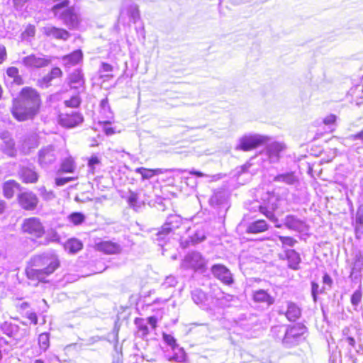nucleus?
Wrapping results in <instances>:
<instances>
[{
  "instance_id": "f257e3e1",
  "label": "nucleus",
  "mask_w": 363,
  "mask_h": 363,
  "mask_svg": "<svg viewBox=\"0 0 363 363\" xmlns=\"http://www.w3.org/2000/svg\"><path fill=\"white\" fill-rule=\"evenodd\" d=\"M41 106L39 93L30 86L23 87L18 96L12 100L11 113L18 121L32 120L38 113Z\"/></svg>"
},
{
  "instance_id": "f03ea898",
  "label": "nucleus",
  "mask_w": 363,
  "mask_h": 363,
  "mask_svg": "<svg viewBox=\"0 0 363 363\" xmlns=\"http://www.w3.org/2000/svg\"><path fill=\"white\" fill-rule=\"evenodd\" d=\"M59 266L60 261L54 253L45 252L32 257L30 266L27 269L26 273L28 278L43 281Z\"/></svg>"
},
{
  "instance_id": "7ed1b4c3",
  "label": "nucleus",
  "mask_w": 363,
  "mask_h": 363,
  "mask_svg": "<svg viewBox=\"0 0 363 363\" xmlns=\"http://www.w3.org/2000/svg\"><path fill=\"white\" fill-rule=\"evenodd\" d=\"M183 224V218L178 214L169 215L164 223L155 235V240L157 241L160 245L162 246L167 240H169L172 234L179 228Z\"/></svg>"
},
{
  "instance_id": "20e7f679",
  "label": "nucleus",
  "mask_w": 363,
  "mask_h": 363,
  "mask_svg": "<svg viewBox=\"0 0 363 363\" xmlns=\"http://www.w3.org/2000/svg\"><path fill=\"white\" fill-rule=\"evenodd\" d=\"M69 4V0L56 4L52 7V11L55 16L62 20L69 28H74L79 24V16L73 8H68Z\"/></svg>"
},
{
  "instance_id": "39448f33",
  "label": "nucleus",
  "mask_w": 363,
  "mask_h": 363,
  "mask_svg": "<svg viewBox=\"0 0 363 363\" xmlns=\"http://www.w3.org/2000/svg\"><path fill=\"white\" fill-rule=\"evenodd\" d=\"M306 331V327L301 323L289 327L284 332V336L282 338L283 345L286 347L297 345L304 339L303 335Z\"/></svg>"
},
{
  "instance_id": "423d86ee",
  "label": "nucleus",
  "mask_w": 363,
  "mask_h": 363,
  "mask_svg": "<svg viewBox=\"0 0 363 363\" xmlns=\"http://www.w3.org/2000/svg\"><path fill=\"white\" fill-rule=\"evenodd\" d=\"M59 150L55 145L42 147L38 152V164L43 169H48L57 160Z\"/></svg>"
},
{
  "instance_id": "0eeeda50",
  "label": "nucleus",
  "mask_w": 363,
  "mask_h": 363,
  "mask_svg": "<svg viewBox=\"0 0 363 363\" xmlns=\"http://www.w3.org/2000/svg\"><path fill=\"white\" fill-rule=\"evenodd\" d=\"M269 140L270 138L267 135L259 134L245 135L240 138L235 149L245 152L250 151L268 143Z\"/></svg>"
},
{
  "instance_id": "6e6552de",
  "label": "nucleus",
  "mask_w": 363,
  "mask_h": 363,
  "mask_svg": "<svg viewBox=\"0 0 363 363\" xmlns=\"http://www.w3.org/2000/svg\"><path fill=\"white\" fill-rule=\"evenodd\" d=\"M52 62L51 57L43 54H30L22 57L21 63L28 69H38L48 67Z\"/></svg>"
},
{
  "instance_id": "1a4fd4ad",
  "label": "nucleus",
  "mask_w": 363,
  "mask_h": 363,
  "mask_svg": "<svg viewBox=\"0 0 363 363\" xmlns=\"http://www.w3.org/2000/svg\"><path fill=\"white\" fill-rule=\"evenodd\" d=\"M22 231L35 238H42L45 234V228L40 220L31 217L23 220L21 225Z\"/></svg>"
},
{
  "instance_id": "9d476101",
  "label": "nucleus",
  "mask_w": 363,
  "mask_h": 363,
  "mask_svg": "<svg viewBox=\"0 0 363 363\" xmlns=\"http://www.w3.org/2000/svg\"><path fill=\"white\" fill-rule=\"evenodd\" d=\"M286 145L283 143L272 142L268 143L264 151L263 156L265 157L264 160L268 161L269 163H277L281 157V152L285 150Z\"/></svg>"
},
{
  "instance_id": "9b49d317",
  "label": "nucleus",
  "mask_w": 363,
  "mask_h": 363,
  "mask_svg": "<svg viewBox=\"0 0 363 363\" xmlns=\"http://www.w3.org/2000/svg\"><path fill=\"white\" fill-rule=\"evenodd\" d=\"M209 203L218 210V214L224 216L229 208L228 199L225 191H216L211 196Z\"/></svg>"
},
{
  "instance_id": "f8f14e48",
  "label": "nucleus",
  "mask_w": 363,
  "mask_h": 363,
  "mask_svg": "<svg viewBox=\"0 0 363 363\" xmlns=\"http://www.w3.org/2000/svg\"><path fill=\"white\" fill-rule=\"evenodd\" d=\"M182 264L185 268L203 272L206 267V260L199 252H192L185 257Z\"/></svg>"
},
{
  "instance_id": "ddd939ff",
  "label": "nucleus",
  "mask_w": 363,
  "mask_h": 363,
  "mask_svg": "<svg viewBox=\"0 0 363 363\" xmlns=\"http://www.w3.org/2000/svg\"><path fill=\"white\" fill-rule=\"evenodd\" d=\"M20 206L26 211H33L39 202L38 196L32 191L23 192L18 196Z\"/></svg>"
},
{
  "instance_id": "4468645a",
  "label": "nucleus",
  "mask_w": 363,
  "mask_h": 363,
  "mask_svg": "<svg viewBox=\"0 0 363 363\" xmlns=\"http://www.w3.org/2000/svg\"><path fill=\"white\" fill-rule=\"evenodd\" d=\"M18 174L22 182L25 184H35L39 179V174L33 166H21Z\"/></svg>"
},
{
  "instance_id": "2eb2a0df",
  "label": "nucleus",
  "mask_w": 363,
  "mask_h": 363,
  "mask_svg": "<svg viewBox=\"0 0 363 363\" xmlns=\"http://www.w3.org/2000/svg\"><path fill=\"white\" fill-rule=\"evenodd\" d=\"M267 196L269 198V201L267 203H265L264 206L259 204L258 202L254 203L253 208H258L259 211L265 215V216L269 218L270 220L273 222H277V218L274 214V211L277 208V205L274 203V202H271V201H275V198L274 196H270L269 194H267Z\"/></svg>"
},
{
  "instance_id": "dca6fc26",
  "label": "nucleus",
  "mask_w": 363,
  "mask_h": 363,
  "mask_svg": "<svg viewBox=\"0 0 363 363\" xmlns=\"http://www.w3.org/2000/svg\"><path fill=\"white\" fill-rule=\"evenodd\" d=\"M83 121V117L77 112L61 113L59 116V123L65 128H73Z\"/></svg>"
},
{
  "instance_id": "f3484780",
  "label": "nucleus",
  "mask_w": 363,
  "mask_h": 363,
  "mask_svg": "<svg viewBox=\"0 0 363 363\" xmlns=\"http://www.w3.org/2000/svg\"><path fill=\"white\" fill-rule=\"evenodd\" d=\"M213 274L223 283L230 285L233 283V279L230 270L222 264H214L211 267Z\"/></svg>"
},
{
  "instance_id": "a211bd4d",
  "label": "nucleus",
  "mask_w": 363,
  "mask_h": 363,
  "mask_svg": "<svg viewBox=\"0 0 363 363\" xmlns=\"http://www.w3.org/2000/svg\"><path fill=\"white\" fill-rule=\"evenodd\" d=\"M284 224L288 229L299 233L308 230L306 223L293 215L286 216Z\"/></svg>"
},
{
  "instance_id": "6ab92c4d",
  "label": "nucleus",
  "mask_w": 363,
  "mask_h": 363,
  "mask_svg": "<svg viewBox=\"0 0 363 363\" xmlns=\"http://www.w3.org/2000/svg\"><path fill=\"white\" fill-rule=\"evenodd\" d=\"M96 248L97 250L108 255H116L122 251L121 245L111 240H104L96 243Z\"/></svg>"
},
{
  "instance_id": "aec40b11",
  "label": "nucleus",
  "mask_w": 363,
  "mask_h": 363,
  "mask_svg": "<svg viewBox=\"0 0 363 363\" xmlns=\"http://www.w3.org/2000/svg\"><path fill=\"white\" fill-rule=\"evenodd\" d=\"M68 84L71 89H78L79 92L84 90L85 79L81 69H75L69 74Z\"/></svg>"
},
{
  "instance_id": "412c9836",
  "label": "nucleus",
  "mask_w": 363,
  "mask_h": 363,
  "mask_svg": "<svg viewBox=\"0 0 363 363\" xmlns=\"http://www.w3.org/2000/svg\"><path fill=\"white\" fill-rule=\"evenodd\" d=\"M0 138L4 143L3 150L10 157L16 155L15 142L11 134L8 130H3L0 133Z\"/></svg>"
},
{
  "instance_id": "4be33fe9",
  "label": "nucleus",
  "mask_w": 363,
  "mask_h": 363,
  "mask_svg": "<svg viewBox=\"0 0 363 363\" xmlns=\"http://www.w3.org/2000/svg\"><path fill=\"white\" fill-rule=\"evenodd\" d=\"M82 59L83 54L82 50H77L69 55L63 56L62 57V62L65 67L70 68L81 62Z\"/></svg>"
},
{
  "instance_id": "5701e85b",
  "label": "nucleus",
  "mask_w": 363,
  "mask_h": 363,
  "mask_svg": "<svg viewBox=\"0 0 363 363\" xmlns=\"http://www.w3.org/2000/svg\"><path fill=\"white\" fill-rule=\"evenodd\" d=\"M62 159L59 172L62 173H73L76 169L74 159L65 150Z\"/></svg>"
},
{
  "instance_id": "b1692460",
  "label": "nucleus",
  "mask_w": 363,
  "mask_h": 363,
  "mask_svg": "<svg viewBox=\"0 0 363 363\" xmlns=\"http://www.w3.org/2000/svg\"><path fill=\"white\" fill-rule=\"evenodd\" d=\"M273 182L284 183L287 185H294L298 182V177L294 172L279 174L273 178Z\"/></svg>"
},
{
  "instance_id": "393cba45",
  "label": "nucleus",
  "mask_w": 363,
  "mask_h": 363,
  "mask_svg": "<svg viewBox=\"0 0 363 363\" xmlns=\"http://www.w3.org/2000/svg\"><path fill=\"white\" fill-rule=\"evenodd\" d=\"M38 146V140L35 135H29L24 138L21 144V152L24 155H28L32 150Z\"/></svg>"
},
{
  "instance_id": "a878e982",
  "label": "nucleus",
  "mask_w": 363,
  "mask_h": 363,
  "mask_svg": "<svg viewBox=\"0 0 363 363\" xmlns=\"http://www.w3.org/2000/svg\"><path fill=\"white\" fill-rule=\"evenodd\" d=\"M280 314H284L289 321H296L301 315V309L294 302L287 303L286 312L279 311Z\"/></svg>"
},
{
  "instance_id": "bb28decb",
  "label": "nucleus",
  "mask_w": 363,
  "mask_h": 363,
  "mask_svg": "<svg viewBox=\"0 0 363 363\" xmlns=\"http://www.w3.org/2000/svg\"><path fill=\"white\" fill-rule=\"evenodd\" d=\"M43 33L47 36H52L57 39L66 40L69 37V33L64 29L54 26H46L43 28Z\"/></svg>"
},
{
  "instance_id": "cd10ccee",
  "label": "nucleus",
  "mask_w": 363,
  "mask_h": 363,
  "mask_svg": "<svg viewBox=\"0 0 363 363\" xmlns=\"http://www.w3.org/2000/svg\"><path fill=\"white\" fill-rule=\"evenodd\" d=\"M253 300L257 303H265L267 306H269L274 303V298L264 289L255 291L253 292Z\"/></svg>"
},
{
  "instance_id": "c85d7f7f",
  "label": "nucleus",
  "mask_w": 363,
  "mask_h": 363,
  "mask_svg": "<svg viewBox=\"0 0 363 363\" xmlns=\"http://www.w3.org/2000/svg\"><path fill=\"white\" fill-rule=\"evenodd\" d=\"M141 191L142 190L138 192L130 191L128 198V203L129 206L135 211L140 208L143 205H144L145 202L147 201V199H144L143 200L140 199Z\"/></svg>"
},
{
  "instance_id": "c756f323",
  "label": "nucleus",
  "mask_w": 363,
  "mask_h": 363,
  "mask_svg": "<svg viewBox=\"0 0 363 363\" xmlns=\"http://www.w3.org/2000/svg\"><path fill=\"white\" fill-rule=\"evenodd\" d=\"M6 74L9 79H11L10 83L17 86H21L24 84V79L19 74V70L16 67H10L6 69Z\"/></svg>"
},
{
  "instance_id": "7c9ffc66",
  "label": "nucleus",
  "mask_w": 363,
  "mask_h": 363,
  "mask_svg": "<svg viewBox=\"0 0 363 363\" xmlns=\"http://www.w3.org/2000/svg\"><path fill=\"white\" fill-rule=\"evenodd\" d=\"M284 252L288 259L289 267L293 269H298L301 262L299 254L294 250H286Z\"/></svg>"
},
{
  "instance_id": "2f4dec72",
  "label": "nucleus",
  "mask_w": 363,
  "mask_h": 363,
  "mask_svg": "<svg viewBox=\"0 0 363 363\" xmlns=\"http://www.w3.org/2000/svg\"><path fill=\"white\" fill-rule=\"evenodd\" d=\"M267 229V223L264 220H258L248 225L247 232L249 233H259L266 231Z\"/></svg>"
},
{
  "instance_id": "473e14b6",
  "label": "nucleus",
  "mask_w": 363,
  "mask_h": 363,
  "mask_svg": "<svg viewBox=\"0 0 363 363\" xmlns=\"http://www.w3.org/2000/svg\"><path fill=\"white\" fill-rule=\"evenodd\" d=\"M20 184L14 180H10L4 184V195L7 199H11L14 195L15 189H18Z\"/></svg>"
},
{
  "instance_id": "72a5a7b5",
  "label": "nucleus",
  "mask_w": 363,
  "mask_h": 363,
  "mask_svg": "<svg viewBox=\"0 0 363 363\" xmlns=\"http://www.w3.org/2000/svg\"><path fill=\"white\" fill-rule=\"evenodd\" d=\"M174 352L172 355L166 354L167 359L170 362H184L186 359V353L183 348L177 346V349L172 350Z\"/></svg>"
},
{
  "instance_id": "f704fd0d",
  "label": "nucleus",
  "mask_w": 363,
  "mask_h": 363,
  "mask_svg": "<svg viewBox=\"0 0 363 363\" xmlns=\"http://www.w3.org/2000/svg\"><path fill=\"white\" fill-rule=\"evenodd\" d=\"M64 247L66 251L74 254L82 250V243L77 239L72 238L65 242Z\"/></svg>"
},
{
  "instance_id": "c9c22d12",
  "label": "nucleus",
  "mask_w": 363,
  "mask_h": 363,
  "mask_svg": "<svg viewBox=\"0 0 363 363\" xmlns=\"http://www.w3.org/2000/svg\"><path fill=\"white\" fill-rule=\"evenodd\" d=\"M135 172L141 174L143 179H149L153 176L162 173L161 169H146L145 167H138L135 169Z\"/></svg>"
},
{
  "instance_id": "e433bc0d",
  "label": "nucleus",
  "mask_w": 363,
  "mask_h": 363,
  "mask_svg": "<svg viewBox=\"0 0 363 363\" xmlns=\"http://www.w3.org/2000/svg\"><path fill=\"white\" fill-rule=\"evenodd\" d=\"M1 331L9 337H13L18 331V326L9 322H4L1 325Z\"/></svg>"
},
{
  "instance_id": "4c0bfd02",
  "label": "nucleus",
  "mask_w": 363,
  "mask_h": 363,
  "mask_svg": "<svg viewBox=\"0 0 363 363\" xmlns=\"http://www.w3.org/2000/svg\"><path fill=\"white\" fill-rule=\"evenodd\" d=\"M135 323L138 328V333L139 336L144 337L149 333L148 326L144 319L136 318Z\"/></svg>"
},
{
  "instance_id": "58836bf2",
  "label": "nucleus",
  "mask_w": 363,
  "mask_h": 363,
  "mask_svg": "<svg viewBox=\"0 0 363 363\" xmlns=\"http://www.w3.org/2000/svg\"><path fill=\"white\" fill-rule=\"evenodd\" d=\"M38 345L40 352H45L50 347V336L48 333H43L38 337Z\"/></svg>"
},
{
  "instance_id": "ea45409f",
  "label": "nucleus",
  "mask_w": 363,
  "mask_h": 363,
  "mask_svg": "<svg viewBox=\"0 0 363 363\" xmlns=\"http://www.w3.org/2000/svg\"><path fill=\"white\" fill-rule=\"evenodd\" d=\"M191 298L194 302L197 305H201L206 300V294L201 289H194L191 292Z\"/></svg>"
},
{
  "instance_id": "a19ab883",
  "label": "nucleus",
  "mask_w": 363,
  "mask_h": 363,
  "mask_svg": "<svg viewBox=\"0 0 363 363\" xmlns=\"http://www.w3.org/2000/svg\"><path fill=\"white\" fill-rule=\"evenodd\" d=\"M126 11L130 21L133 23H135L140 18L139 10L137 5L134 4L128 5Z\"/></svg>"
},
{
  "instance_id": "79ce46f5",
  "label": "nucleus",
  "mask_w": 363,
  "mask_h": 363,
  "mask_svg": "<svg viewBox=\"0 0 363 363\" xmlns=\"http://www.w3.org/2000/svg\"><path fill=\"white\" fill-rule=\"evenodd\" d=\"M236 299L235 296L222 293L220 296L218 297V304L222 307L229 306V303Z\"/></svg>"
},
{
  "instance_id": "37998d69",
  "label": "nucleus",
  "mask_w": 363,
  "mask_h": 363,
  "mask_svg": "<svg viewBox=\"0 0 363 363\" xmlns=\"http://www.w3.org/2000/svg\"><path fill=\"white\" fill-rule=\"evenodd\" d=\"M113 67L111 65L106 62H101L100 67L99 69V73H106L104 75H101V78L106 77V78H112L113 75L111 72L113 71Z\"/></svg>"
},
{
  "instance_id": "c03bdc74",
  "label": "nucleus",
  "mask_w": 363,
  "mask_h": 363,
  "mask_svg": "<svg viewBox=\"0 0 363 363\" xmlns=\"http://www.w3.org/2000/svg\"><path fill=\"white\" fill-rule=\"evenodd\" d=\"M191 242L193 245L199 243L206 239V235L204 230L200 228L196 230V232L190 237Z\"/></svg>"
},
{
  "instance_id": "a18cd8bd",
  "label": "nucleus",
  "mask_w": 363,
  "mask_h": 363,
  "mask_svg": "<svg viewBox=\"0 0 363 363\" xmlns=\"http://www.w3.org/2000/svg\"><path fill=\"white\" fill-rule=\"evenodd\" d=\"M100 164V158L96 155H91L88 160V167L89 172H91V174H94L96 168Z\"/></svg>"
},
{
  "instance_id": "49530a36",
  "label": "nucleus",
  "mask_w": 363,
  "mask_h": 363,
  "mask_svg": "<svg viewBox=\"0 0 363 363\" xmlns=\"http://www.w3.org/2000/svg\"><path fill=\"white\" fill-rule=\"evenodd\" d=\"M277 237L281 242L282 248H285L286 247H294L297 243V240L292 237L281 235H277Z\"/></svg>"
},
{
  "instance_id": "de8ad7c7",
  "label": "nucleus",
  "mask_w": 363,
  "mask_h": 363,
  "mask_svg": "<svg viewBox=\"0 0 363 363\" xmlns=\"http://www.w3.org/2000/svg\"><path fill=\"white\" fill-rule=\"evenodd\" d=\"M101 111L103 114L106 115V117L108 119L113 118V113L111 111V108L108 104L107 98H105L101 101L100 103Z\"/></svg>"
},
{
  "instance_id": "09e8293b",
  "label": "nucleus",
  "mask_w": 363,
  "mask_h": 363,
  "mask_svg": "<svg viewBox=\"0 0 363 363\" xmlns=\"http://www.w3.org/2000/svg\"><path fill=\"white\" fill-rule=\"evenodd\" d=\"M68 219L74 225H79L84 222L85 217L82 213L75 212L71 213L69 216Z\"/></svg>"
},
{
  "instance_id": "8fccbe9b",
  "label": "nucleus",
  "mask_w": 363,
  "mask_h": 363,
  "mask_svg": "<svg viewBox=\"0 0 363 363\" xmlns=\"http://www.w3.org/2000/svg\"><path fill=\"white\" fill-rule=\"evenodd\" d=\"M38 192L40 196L45 201H51L55 197V195L52 191L47 190L46 188L43 186L38 189Z\"/></svg>"
},
{
  "instance_id": "3c124183",
  "label": "nucleus",
  "mask_w": 363,
  "mask_h": 363,
  "mask_svg": "<svg viewBox=\"0 0 363 363\" xmlns=\"http://www.w3.org/2000/svg\"><path fill=\"white\" fill-rule=\"evenodd\" d=\"M162 339L164 342L171 347V349H177V346H179L177 343V340L174 336L170 334H167L163 333Z\"/></svg>"
},
{
  "instance_id": "603ef678",
  "label": "nucleus",
  "mask_w": 363,
  "mask_h": 363,
  "mask_svg": "<svg viewBox=\"0 0 363 363\" xmlns=\"http://www.w3.org/2000/svg\"><path fill=\"white\" fill-rule=\"evenodd\" d=\"M362 298V292L361 286L359 289L356 290L351 296V303L356 309L357 306L360 303Z\"/></svg>"
},
{
  "instance_id": "864d4df0",
  "label": "nucleus",
  "mask_w": 363,
  "mask_h": 363,
  "mask_svg": "<svg viewBox=\"0 0 363 363\" xmlns=\"http://www.w3.org/2000/svg\"><path fill=\"white\" fill-rule=\"evenodd\" d=\"M329 363H342V356L340 351L335 349L330 352L329 357Z\"/></svg>"
},
{
  "instance_id": "5fc2aeb1",
  "label": "nucleus",
  "mask_w": 363,
  "mask_h": 363,
  "mask_svg": "<svg viewBox=\"0 0 363 363\" xmlns=\"http://www.w3.org/2000/svg\"><path fill=\"white\" fill-rule=\"evenodd\" d=\"M66 106L71 108H77L81 104V99L78 95L73 96L70 99L65 101Z\"/></svg>"
},
{
  "instance_id": "6e6d98bb",
  "label": "nucleus",
  "mask_w": 363,
  "mask_h": 363,
  "mask_svg": "<svg viewBox=\"0 0 363 363\" xmlns=\"http://www.w3.org/2000/svg\"><path fill=\"white\" fill-rule=\"evenodd\" d=\"M363 268V258L359 256L357 257L356 259L354 262L353 267L352 269L351 274H353L356 272H359Z\"/></svg>"
},
{
  "instance_id": "4d7b16f0",
  "label": "nucleus",
  "mask_w": 363,
  "mask_h": 363,
  "mask_svg": "<svg viewBox=\"0 0 363 363\" xmlns=\"http://www.w3.org/2000/svg\"><path fill=\"white\" fill-rule=\"evenodd\" d=\"M177 284V280L174 276H167L162 284L164 288L174 287Z\"/></svg>"
},
{
  "instance_id": "13d9d810",
  "label": "nucleus",
  "mask_w": 363,
  "mask_h": 363,
  "mask_svg": "<svg viewBox=\"0 0 363 363\" xmlns=\"http://www.w3.org/2000/svg\"><path fill=\"white\" fill-rule=\"evenodd\" d=\"M74 179V177H58L55 179V184L58 186H62Z\"/></svg>"
},
{
  "instance_id": "bf43d9fd",
  "label": "nucleus",
  "mask_w": 363,
  "mask_h": 363,
  "mask_svg": "<svg viewBox=\"0 0 363 363\" xmlns=\"http://www.w3.org/2000/svg\"><path fill=\"white\" fill-rule=\"evenodd\" d=\"M318 294L319 285L317 283L313 281L311 283V294L315 302L317 301V296Z\"/></svg>"
},
{
  "instance_id": "052dcab7",
  "label": "nucleus",
  "mask_w": 363,
  "mask_h": 363,
  "mask_svg": "<svg viewBox=\"0 0 363 363\" xmlns=\"http://www.w3.org/2000/svg\"><path fill=\"white\" fill-rule=\"evenodd\" d=\"M356 224L361 226L363 224V208L359 207L356 214Z\"/></svg>"
},
{
  "instance_id": "680f3d73",
  "label": "nucleus",
  "mask_w": 363,
  "mask_h": 363,
  "mask_svg": "<svg viewBox=\"0 0 363 363\" xmlns=\"http://www.w3.org/2000/svg\"><path fill=\"white\" fill-rule=\"evenodd\" d=\"M28 0H13L14 7L16 10L21 11L24 9Z\"/></svg>"
},
{
  "instance_id": "e2e57ef3",
  "label": "nucleus",
  "mask_w": 363,
  "mask_h": 363,
  "mask_svg": "<svg viewBox=\"0 0 363 363\" xmlns=\"http://www.w3.org/2000/svg\"><path fill=\"white\" fill-rule=\"evenodd\" d=\"M26 316L35 325L38 324V316L35 312L27 311Z\"/></svg>"
},
{
  "instance_id": "0e129e2a",
  "label": "nucleus",
  "mask_w": 363,
  "mask_h": 363,
  "mask_svg": "<svg viewBox=\"0 0 363 363\" xmlns=\"http://www.w3.org/2000/svg\"><path fill=\"white\" fill-rule=\"evenodd\" d=\"M35 28L33 26L29 25L26 27L25 31L23 32V35H27L30 37H33L35 35Z\"/></svg>"
},
{
  "instance_id": "69168bd1",
  "label": "nucleus",
  "mask_w": 363,
  "mask_h": 363,
  "mask_svg": "<svg viewBox=\"0 0 363 363\" xmlns=\"http://www.w3.org/2000/svg\"><path fill=\"white\" fill-rule=\"evenodd\" d=\"M53 79L57 78L62 76V72L59 67H54L51 69L49 74Z\"/></svg>"
},
{
  "instance_id": "338daca9",
  "label": "nucleus",
  "mask_w": 363,
  "mask_h": 363,
  "mask_svg": "<svg viewBox=\"0 0 363 363\" xmlns=\"http://www.w3.org/2000/svg\"><path fill=\"white\" fill-rule=\"evenodd\" d=\"M336 116L334 115V114H330L328 116H326L324 120H323V123L325 124V125H332L333 124L335 121H336Z\"/></svg>"
},
{
  "instance_id": "774afa93",
  "label": "nucleus",
  "mask_w": 363,
  "mask_h": 363,
  "mask_svg": "<svg viewBox=\"0 0 363 363\" xmlns=\"http://www.w3.org/2000/svg\"><path fill=\"white\" fill-rule=\"evenodd\" d=\"M348 138L351 140H360L363 143V130L356 134L350 135Z\"/></svg>"
}]
</instances>
